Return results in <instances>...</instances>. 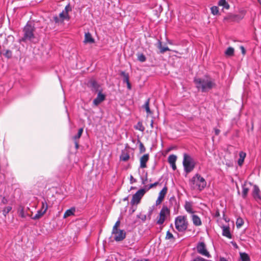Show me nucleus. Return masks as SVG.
I'll use <instances>...</instances> for the list:
<instances>
[{
  "instance_id": "nucleus-1",
  "label": "nucleus",
  "mask_w": 261,
  "mask_h": 261,
  "mask_svg": "<svg viewBox=\"0 0 261 261\" xmlns=\"http://www.w3.org/2000/svg\"><path fill=\"white\" fill-rule=\"evenodd\" d=\"M196 87L202 92H206L216 87L215 80L209 76L196 77L194 80Z\"/></svg>"
},
{
  "instance_id": "nucleus-2",
  "label": "nucleus",
  "mask_w": 261,
  "mask_h": 261,
  "mask_svg": "<svg viewBox=\"0 0 261 261\" xmlns=\"http://www.w3.org/2000/svg\"><path fill=\"white\" fill-rule=\"evenodd\" d=\"M191 188L199 191H202L206 186V181L200 174H195L190 180Z\"/></svg>"
},
{
  "instance_id": "nucleus-3",
  "label": "nucleus",
  "mask_w": 261,
  "mask_h": 261,
  "mask_svg": "<svg viewBox=\"0 0 261 261\" xmlns=\"http://www.w3.org/2000/svg\"><path fill=\"white\" fill-rule=\"evenodd\" d=\"M188 224L186 216H178L175 219V228L179 232L186 231L188 228Z\"/></svg>"
},
{
  "instance_id": "nucleus-4",
  "label": "nucleus",
  "mask_w": 261,
  "mask_h": 261,
  "mask_svg": "<svg viewBox=\"0 0 261 261\" xmlns=\"http://www.w3.org/2000/svg\"><path fill=\"white\" fill-rule=\"evenodd\" d=\"M34 27L28 23L23 28V32L24 35L21 39V41L23 42L27 41H33V39L35 38L34 34Z\"/></svg>"
},
{
  "instance_id": "nucleus-5",
  "label": "nucleus",
  "mask_w": 261,
  "mask_h": 261,
  "mask_svg": "<svg viewBox=\"0 0 261 261\" xmlns=\"http://www.w3.org/2000/svg\"><path fill=\"white\" fill-rule=\"evenodd\" d=\"M183 166L184 170L187 173L191 172L195 167V163L193 159L188 154H184Z\"/></svg>"
},
{
  "instance_id": "nucleus-6",
  "label": "nucleus",
  "mask_w": 261,
  "mask_h": 261,
  "mask_svg": "<svg viewBox=\"0 0 261 261\" xmlns=\"http://www.w3.org/2000/svg\"><path fill=\"white\" fill-rule=\"evenodd\" d=\"M146 192L145 189H141L139 190L134 195H133L130 203L133 205L138 204L140 203V200L144 195Z\"/></svg>"
},
{
  "instance_id": "nucleus-7",
  "label": "nucleus",
  "mask_w": 261,
  "mask_h": 261,
  "mask_svg": "<svg viewBox=\"0 0 261 261\" xmlns=\"http://www.w3.org/2000/svg\"><path fill=\"white\" fill-rule=\"evenodd\" d=\"M170 214V211L167 206H163L161 209L159 218L157 220V224H162L164 222L167 216Z\"/></svg>"
},
{
  "instance_id": "nucleus-8",
  "label": "nucleus",
  "mask_w": 261,
  "mask_h": 261,
  "mask_svg": "<svg viewBox=\"0 0 261 261\" xmlns=\"http://www.w3.org/2000/svg\"><path fill=\"white\" fill-rule=\"evenodd\" d=\"M196 249L197 252L201 255L207 257H210L211 255L208 251L207 250L205 244L204 242L198 243L197 245Z\"/></svg>"
},
{
  "instance_id": "nucleus-9",
  "label": "nucleus",
  "mask_w": 261,
  "mask_h": 261,
  "mask_svg": "<svg viewBox=\"0 0 261 261\" xmlns=\"http://www.w3.org/2000/svg\"><path fill=\"white\" fill-rule=\"evenodd\" d=\"M113 238L116 241H122L126 236L125 232L123 230L118 229L116 231H112Z\"/></svg>"
},
{
  "instance_id": "nucleus-10",
  "label": "nucleus",
  "mask_w": 261,
  "mask_h": 261,
  "mask_svg": "<svg viewBox=\"0 0 261 261\" xmlns=\"http://www.w3.org/2000/svg\"><path fill=\"white\" fill-rule=\"evenodd\" d=\"M168 188L166 186H165L162 190L160 192L159 196L156 200L155 204L156 205H159L161 203L164 199L166 194L167 193Z\"/></svg>"
},
{
  "instance_id": "nucleus-11",
  "label": "nucleus",
  "mask_w": 261,
  "mask_h": 261,
  "mask_svg": "<svg viewBox=\"0 0 261 261\" xmlns=\"http://www.w3.org/2000/svg\"><path fill=\"white\" fill-rule=\"evenodd\" d=\"M106 98V95L102 94L101 91H99L96 98L93 101L94 106H98L100 103L102 102Z\"/></svg>"
},
{
  "instance_id": "nucleus-12",
  "label": "nucleus",
  "mask_w": 261,
  "mask_h": 261,
  "mask_svg": "<svg viewBox=\"0 0 261 261\" xmlns=\"http://www.w3.org/2000/svg\"><path fill=\"white\" fill-rule=\"evenodd\" d=\"M149 159V154H145L140 159V168H145L147 167L146 163L148 161Z\"/></svg>"
},
{
  "instance_id": "nucleus-13",
  "label": "nucleus",
  "mask_w": 261,
  "mask_h": 261,
  "mask_svg": "<svg viewBox=\"0 0 261 261\" xmlns=\"http://www.w3.org/2000/svg\"><path fill=\"white\" fill-rule=\"evenodd\" d=\"M260 190L256 186H253V190L252 191V196L253 198L257 201H259L261 200V197L259 195Z\"/></svg>"
},
{
  "instance_id": "nucleus-14",
  "label": "nucleus",
  "mask_w": 261,
  "mask_h": 261,
  "mask_svg": "<svg viewBox=\"0 0 261 261\" xmlns=\"http://www.w3.org/2000/svg\"><path fill=\"white\" fill-rule=\"evenodd\" d=\"M222 228V235L229 239L231 238V234L230 232V228L229 226H223Z\"/></svg>"
},
{
  "instance_id": "nucleus-15",
  "label": "nucleus",
  "mask_w": 261,
  "mask_h": 261,
  "mask_svg": "<svg viewBox=\"0 0 261 261\" xmlns=\"http://www.w3.org/2000/svg\"><path fill=\"white\" fill-rule=\"evenodd\" d=\"M191 217L192 220L194 225L199 226L202 224L201 219L197 215H194L193 214H192Z\"/></svg>"
},
{
  "instance_id": "nucleus-16",
  "label": "nucleus",
  "mask_w": 261,
  "mask_h": 261,
  "mask_svg": "<svg viewBox=\"0 0 261 261\" xmlns=\"http://www.w3.org/2000/svg\"><path fill=\"white\" fill-rule=\"evenodd\" d=\"M184 207H185L186 211L188 213H189L190 214H193L194 213L195 211L193 210V209L192 208V204L191 202H189V201H186Z\"/></svg>"
},
{
  "instance_id": "nucleus-17",
  "label": "nucleus",
  "mask_w": 261,
  "mask_h": 261,
  "mask_svg": "<svg viewBox=\"0 0 261 261\" xmlns=\"http://www.w3.org/2000/svg\"><path fill=\"white\" fill-rule=\"evenodd\" d=\"M84 42L85 43H93L94 42V39L92 38L90 33H85Z\"/></svg>"
},
{
  "instance_id": "nucleus-18",
  "label": "nucleus",
  "mask_w": 261,
  "mask_h": 261,
  "mask_svg": "<svg viewBox=\"0 0 261 261\" xmlns=\"http://www.w3.org/2000/svg\"><path fill=\"white\" fill-rule=\"evenodd\" d=\"M75 212V208L74 207H72L70 208L67 210V211H66L64 214V218H66L69 216L74 215Z\"/></svg>"
},
{
  "instance_id": "nucleus-19",
  "label": "nucleus",
  "mask_w": 261,
  "mask_h": 261,
  "mask_svg": "<svg viewBox=\"0 0 261 261\" xmlns=\"http://www.w3.org/2000/svg\"><path fill=\"white\" fill-rule=\"evenodd\" d=\"M244 17V13H242L240 15H232L229 17V18L233 21H239L240 20L242 19Z\"/></svg>"
},
{
  "instance_id": "nucleus-20",
  "label": "nucleus",
  "mask_w": 261,
  "mask_h": 261,
  "mask_svg": "<svg viewBox=\"0 0 261 261\" xmlns=\"http://www.w3.org/2000/svg\"><path fill=\"white\" fill-rule=\"evenodd\" d=\"M246 154L243 151H241L239 153V159L238 161V164L240 166H241L244 161V159L246 157Z\"/></svg>"
},
{
  "instance_id": "nucleus-21",
  "label": "nucleus",
  "mask_w": 261,
  "mask_h": 261,
  "mask_svg": "<svg viewBox=\"0 0 261 261\" xmlns=\"http://www.w3.org/2000/svg\"><path fill=\"white\" fill-rule=\"evenodd\" d=\"M218 5L223 6L224 8L228 10L230 8V6L226 0H220L218 2Z\"/></svg>"
},
{
  "instance_id": "nucleus-22",
  "label": "nucleus",
  "mask_w": 261,
  "mask_h": 261,
  "mask_svg": "<svg viewBox=\"0 0 261 261\" xmlns=\"http://www.w3.org/2000/svg\"><path fill=\"white\" fill-rule=\"evenodd\" d=\"M48 209V204L46 201L44 199L41 202V207L40 209L44 213H45Z\"/></svg>"
},
{
  "instance_id": "nucleus-23",
  "label": "nucleus",
  "mask_w": 261,
  "mask_h": 261,
  "mask_svg": "<svg viewBox=\"0 0 261 261\" xmlns=\"http://www.w3.org/2000/svg\"><path fill=\"white\" fill-rule=\"evenodd\" d=\"M149 102H150V98H148L143 106V108L145 109L146 112L148 114L151 113V112L149 108Z\"/></svg>"
},
{
  "instance_id": "nucleus-24",
  "label": "nucleus",
  "mask_w": 261,
  "mask_h": 261,
  "mask_svg": "<svg viewBox=\"0 0 261 261\" xmlns=\"http://www.w3.org/2000/svg\"><path fill=\"white\" fill-rule=\"evenodd\" d=\"M121 75L123 77V83H127L129 81V74L125 72L124 71H122L120 73Z\"/></svg>"
},
{
  "instance_id": "nucleus-25",
  "label": "nucleus",
  "mask_w": 261,
  "mask_h": 261,
  "mask_svg": "<svg viewBox=\"0 0 261 261\" xmlns=\"http://www.w3.org/2000/svg\"><path fill=\"white\" fill-rule=\"evenodd\" d=\"M240 258L242 261H250L248 255L246 253H240Z\"/></svg>"
},
{
  "instance_id": "nucleus-26",
  "label": "nucleus",
  "mask_w": 261,
  "mask_h": 261,
  "mask_svg": "<svg viewBox=\"0 0 261 261\" xmlns=\"http://www.w3.org/2000/svg\"><path fill=\"white\" fill-rule=\"evenodd\" d=\"M211 13L214 15L220 14L219 8L217 6H213L211 8Z\"/></svg>"
},
{
  "instance_id": "nucleus-27",
  "label": "nucleus",
  "mask_w": 261,
  "mask_h": 261,
  "mask_svg": "<svg viewBox=\"0 0 261 261\" xmlns=\"http://www.w3.org/2000/svg\"><path fill=\"white\" fill-rule=\"evenodd\" d=\"M158 47L160 49V52L162 54L164 53L166 51L170 50V49L168 47H163L162 46V43L160 41H159Z\"/></svg>"
},
{
  "instance_id": "nucleus-28",
  "label": "nucleus",
  "mask_w": 261,
  "mask_h": 261,
  "mask_svg": "<svg viewBox=\"0 0 261 261\" xmlns=\"http://www.w3.org/2000/svg\"><path fill=\"white\" fill-rule=\"evenodd\" d=\"M45 213H44L43 212H42V211H41L40 210H38L37 212V213L36 214V215L33 217V219L34 220H37V219H40L41 217H42L44 214Z\"/></svg>"
},
{
  "instance_id": "nucleus-29",
  "label": "nucleus",
  "mask_w": 261,
  "mask_h": 261,
  "mask_svg": "<svg viewBox=\"0 0 261 261\" xmlns=\"http://www.w3.org/2000/svg\"><path fill=\"white\" fill-rule=\"evenodd\" d=\"M225 54L226 56H232L234 54V49L233 48L231 47H229L227 48V49L226 50Z\"/></svg>"
},
{
  "instance_id": "nucleus-30",
  "label": "nucleus",
  "mask_w": 261,
  "mask_h": 261,
  "mask_svg": "<svg viewBox=\"0 0 261 261\" xmlns=\"http://www.w3.org/2000/svg\"><path fill=\"white\" fill-rule=\"evenodd\" d=\"M130 156L128 153L122 152L120 156V160L123 161H127L129 160Z\"/></svg>"
},
{
  "instance_id": "nucleus-31",
  "label": "nucleus",
  "mask_w": 261,
  "mask_h": 261,
  "mask_svg": "<svg viewBox=\"0 0 261 261\" xmlns=\"http://www.w3.org/2000/svg\"><path fill=\"white\" fill-rule=\"evenodd\" d=\"M137 59L141 62H144L146 60V58L145 55L141 53L137 54Z\"/></svg>"
},
{
  "instance_id": "nucleus-32",
  "label": "nucleus",
  "mask_w": 261,
  "mask_h": 261,
  "mask_svg": "<svg viewBox=\"0 0 261 261\" xmlns=\"http://www.w3.org/2000/svg\"><path fill=\"white\" fill-rule=\"evenodd\" d=\"M177 158L176 156L174 154L170 155L168 158V162L170 164L175 163L176 162Z\"/></svg>"
},
{
  "instance_id": "nucleus-33",
  "label": "nucleus",
  "mask_w": 261,
  "mask_h": 261,
  "mask_svg": "<svg viewBox=\"0 0 261 261\" xmlns=\"http://www.w3.org/2000/svg\"><path fill=\"white\" fill-rule=\"evenodd\" d=\"M242 189H243L242 197L244 198H245L248 194V193L249 191V189L248 188H247L245 185L243 186Z\"/></svg>"
},
{
  "instance_id": "nucleus-34",
  "label": "nucleus",
  "mask_w": 261,
  "mask_h": 261,
  "mask_svg": "<svg viewBox=\"0 0 261 261\" xmlns=\"http://www.w3.org/2000/svg\"><path fill=\"white\" fill-rule=\"evenodd\" d=\"M165 239L166 240H172L173 242L175 241L174 237L169 231L167 232Z\"/></svg>"
},
{
  "instance_id": "nucleus-35",
  "label": "nucleus",
  "mask_w": 261,
  "mask_h": 261,
  "mask_svg": "<svg viewBox=\"0 0 261 261\" xmlns=\"http://www.w3.org/2000/svg\"><path fill=\"white\" fill-rule=\"evenodd\" d=\"M244 224V221L241 218H238L236 221V225L238 228H240Z\"/></svg>"
},
{
  "instance_id": "nucleus-36",
  "label": "nucleus",
  "mask_w": 261,
  "mask_h": 261,
  "mask_svg": "<svg viewBox=\"0 0 261 261\" xmlns=\"http://www.w3.org/2000/svg\"><path fill=\"white\" fill-rule=\"evenodd\" d=\"M136 129H138L141 132H143L145 130V128L143 126L142 122H138L137 124V125L135 127Z\"/></svg>"
},
{
  "instance_id": "nucleus-37",
  "label": "nucleus",
  "mask_w": 261,
  "mask_h": 261,
  "mask_svg": "<svg viewBox=\"0 0 261 261\" xmlns=\"http://www.w3.org/2000/svg\"><path fill=\"white\" fill-rule=\"evenodd\" d=\"M159 184V182L158 181H156V182H155L153 184H151L149 185L148 187L147 186H145V188H144L143 189H145L146 190V192H147L149 189L156 187Z\"/></svg>"
},
{
  "instance_id": "nucleus-38",
  "label": "nucleus",
  "mask_w": 261,
  "mask_h": 261,
  "mask_svg": "<svg viewBox=\"0 0 261 261\" xmlns=\"http://www.w3.org/2000/svg\"><path fill=\"white\" fill-rule=\"evenodd\" d=\"M139 143L140 152L141 153L145 152L146 151V148H145V146H144L143 144L140 141H139Z\"/></svg>"
},
{
  "instance_id": "nucleus-39",
  "label": "nucleus",
  "mask_w": 261,
  "mask_h": 261,
  "mask_svg": "<svg viewBox=\"0 0 261 261\" xmlns=\"http://www.w3.org/2000/svg\"><path fill=\"white\" fill-rule=\"evenodd\" d=\"M12 210L11 206H7L4 208V209L3 210V215L6 216Z\"/></svg>"
},
{
  "instance_id": "nucleus-40",
  "label": "nucleus",
  "mask_w": 261,
  "mask_h": 261,
  "mask_svg": "<svg viewBox=\"0 0 261 261\" xmlns=\"http://www.w3.org/2000/svg\"><path fill=\"white\" fill-rule=\"evenodd\" d=\"M91 85H92V86L94 88L95 90H96L97 91L99 90V89H98L99 86L96 81H92L91 82Z\"/></svg>"
},
{
  "instance_id": "nucleus-41",
  "label": "nucleus",
  "mask_w": 261,
  "mask_h": 261,
  "mask_svg": "<svg viewBox=\"0 0 261 261\" xmlns=\"http://www.w3.org/2000/svg\"><path fill=\"white\" fill-rule=\"evenodd\" d=\"M193 261H211L207 259H206L202 257L198 256L195 258Z\"/></svg>"
},
{
  "instance_id": "nucleus-42",
  "label": "nucleus",
  "mask_w": 261,
  "mask_h": 261,
  "mask_svg": "<svg viewBox=\"0 0 261 261\" xmlns=\"http://www.w3.org/2000/svg\"><path fill=\"white\" fill-rule=\"evenodd\" d=\"M120 223L119 221H117L115 223V225H114V226H113V231H115V230L116 231V230H118V227L119 226Z\"/></svg>"
},
{
  "instance_id": "nucleus-43",
  "label": "nucleus",
  "mask_w": 261,
  "mask_h": 261,
  "mask_svg": "<svg viewBox=\"0 0 261 261\" xmlns=\"http://www.w3.org/2000/svg\"><path fill=\"white\" fill-rule=\"evenodd\" d=\"M59 17H60L59 18L61 19V20L62 21L64 20V19L65 18V13H64V11H63L62 12L60 13Z\"/></svg>"
},
{
  "instance_id": "nucleus-44",
  "label": "nucleus",
  "mask_w": 261,
  "mask_h": 261,
  "mask_svg": "<svg viewBox=\"0 0 261 261\" xmlns=\"http://www.w3.org/2000/svg\"><path fill=\"white\" fill-rule=\"evenodd\" d=\"M5 55L7 57L10 58L12 56V53L10 50H7Z\"/></svg>"
},
{
  "instance_id": "nucleus-45",
  "label": "nucleus",
  "mask_w": 261,
  "mask_h": 261,
  "mask_svg": "<svg viewBox=\"0 0 261 261\" xmlns=\"http://www.w3.org/2000/svg\"><path fill=\"white\" fill-rule=\"evenodd\" d=\"M19 216L22 218H24L25 217V215L24 214V212L23 209H21V211H20Z\"/></svg>"
},
{
  "instance_id": "nucleus-46",
  "label": "nucleus",
  "mask_w": 261,
  "mask_h": 261,
  "mask_svg": "<svg viewBox=\"0 0 261 261\" xmlns=\"http://www.w3.org/2000/svg\"><path fill=\"white\" fill-rule=\"evenodd\" d=\"M54 19L56 23H59L60 21H62L61 19L57 16L54 17Z\"/></svg>"
},
{
  "instance_id": "nucleus-47",
  "label": "nucleus",
  "mask_w": 261,
  "mask_h": 261,
  "mask_svg": "<svg viewBox=\"0 0 261 261\" xmlns=\"http://www.w3.org/2000/svg\"><path fill=\"white\" fill-rule=\"evenodd\" d=\"M136 182V179H135L132 175H130V184H133L134 182Z\"/></svg>"
},
{
  "instance_id": "nucleus-48",
  "label": "nucleus",
  "mask_w": 261,
  "mask_h": 261,
  "mask_svg": "<svg viewBox=\"0 0 261 261\" xmlns=\"http://www.w3.org/2000/svg\"><path fill=\"white\" fill-rule=\"evenodd\" d=\"M81 136V135H79V134L77 133V135L74 136L73 139H74V140H76L77 139L80 138Z\"/></svg>"
},
{
  "instance_id": "nucleus-49",
  "label": "nucleus",
  "mask_w": 261,
  "mask_h": 261,
  "mask_svg": "<svg viewBox=\"0 0 261 261\" xmlns=\"http://www.w3.org/2000/svg\"><path fill=\"white\" fill-rule=\"evenodd\" d=\"M7 202H8V200L5 197H3L2 198V203L4 204H5L7 203Z\"/></svg>"
},
{
  "instance_id": "nucleus-50",
  "label": "nucleus",
  "mask_w": 261,
  "mask_h": 261,
  "mask_svg": "<svg viewBox=\"0 0 261 261\" xmlns=\"http://www.w3.org/2000/svg\"><path fill=\"white\" fill-rule=\"evenodd\" d=\"M214 129L215 135L216 136H218L220 134V130L219 129L216 128H215Z\"/></svg>"
},
{
  "instance_id": "nucleus-51",
  "label": "nucleus",
  "mask_w": 261,
  "mask_h": 261,
  "mask_svg": "<svg viewBox=\"0 0 261 261\" xmlns=\"http://www.w3.org/2000/svg\"><path fill=\"white\" fill-rule=\"evenodd\" d=\"M170 165L171 166V167H172V169L173 170H175L176 169V165H175V163L170 164Z\"/></svg>"
},
{
  "instance_id": "nucleus-52",
  "label": "nucleus",
  "mask_w": 261,
  "mask_h": 261,
  "mask_svg": "<svg viewBox=\"0 0 261 261\" xmlns=\"http://www.w3.org/2000/svg\"><path fill=\"white\" fill-rule=\"evenodd\" d=\"M141 179H142V184L144 185L146 184V181H147V177H146V178L144 179L143 178V177L141 178Z\"/></svg>"
},
{
  "instance_id": "nucleus-53",
  "label": "nucleus",
  "mask_w": 261,
  "mask_h": 261,
  "mask_svg": "<svg viewBox=\"0 0 261 261\" xmlns=\"http://www.w3.org/2000/svg\"><path fill=\"white\" fill-rule=\"evenodd\" d=\"M240 48H241V49L242 54L244 55L245 54V48L243 46H241L240 47Z\"/></svg>"
},
{
  "instance_id": "nucleus-54",
  "label": "nucleus",
  "mask_w": 261,
  "mask_h": 261,
  "mask_svg": "<svg viewBox=\"0 0 261 261\" xmlns=\"http://www.w3.org/2000/svg\"><path fill=\"white\" fill-rule=\"evenodd\" d=\"M127 84V87L128 89L130 90L131 89V84L129 82L126 83Z\"/></svg>"
},
{
  "instance_id": "nucleus-55",
  "label": "nucleus",
  "mask_w": 261,
  "mask_h": 261,
  "mask_svg": "<svg viewBox=\"0 0 261 261\" xmlns=\"http://www.w3.org/2000/svg\"><path fill=\"white\" fill-rule=\"evenodd\" d=\"M83 132V128H81L79 129V131H78V133L79 134V135H82V133Z\"/></svg>"
},
{
  "instance_id": "nucleus-56",
  "label": "nucleus",
  "mask_w": 261,
  "mask_h": 261,
  "mask_svg": "<svg viewBox=\"0 0 261 261\" xmlns=\"http://www.w3.org/2000/svg\"><path fill=\"white\" fill-rule=\"evenodd\" d=\"M74 143H75V146L76 149H78L79 148V144H78L77 141L76 140H74Z\"/></svg>"
},
{
  "instance_id": "nucleus-57",
  "label": "nucleus",
  "mask_w": 261,
  "mask_h": 261,
  "mask_svg": "<svg viewBox=\"0 0 261 261\" xmlns=\"http://www.w3.org/2000/svg\"><path fill=\"white\" fill-rule=\"evenodd\" d=\"M215 216L216 217H219L220 216V213L219 212V211H216V213H215Z\"/></svg>"
},
{
  "instance_id": "nucleus-58",
  "label": "nucleus",
  "mask_w": 261,
  "mask_h": 261,
  "mask_svg": "<svg viewBox=\"0 0 261 261\" xmlns=\"http://www.w3.org/2000/svg\"><path fill=\"white\" fill-rule=\"evenodd\" d=\"M220 261H227V260L224 257H221L220 259Z\"/></svg>"
},
{
  "instance_id": "nucleus-59",
  "label": "nucleus",
  "mask_w": 261,
  "mask_h": 261,
  "mask_svg": "<svg viewBox=\"0 0 261 261\" xmlns=\"http://www.w3.org/2000/svg\"><path fill=\"white\" fill-rule=\"evenodd\" d=\"M153 120H151V123H150V126L152 128H153Z\"/></svg>"
},
{
  "instance_id": "nucleus-60",
  "label": "nucleus",
  "mask_w": 261,
  "mask_h": 261,
  "mask_svg": "<svg viewBox=\"0 0 261 261\" xmlns=\"http://www.w3.org/2000/svg\"><path fill=\"white\" fill-rule=\"evenodd\" d=\"M146 219V216H144V217H143L142 220H145Z\"/></svg>"
},
{
  "instance_id": "nucleus-61",
  "label": "nucleus",
  "mask_w": 261,
  "mask_h": 261,
  "mask_svg": "<svg viewBox=\"0 0 261 261\" xmlns=\"http://www.w3.org/2000/svg\"><path fill=\"white\" fill-rule=\"evenodd\" d=\"M146 219V216H144V217H143L142 220H145Z\"/></svg>"
},
{
  "instance_id": "nucleus-62",
  "label": "nucleus",
  "mask_w": 261,
  "mask_h": 261,
  "mask_svg": "<svg viewBox=\"0 0 261 261\" xmlns=\"http://www.w3.org/2000/svg\"><path fill=\"white\" fill-rule=\"evenodd\" d=\"M260 0H258V2H259V3H261V2H260Z\"/></svg>"
}]
</instances>
